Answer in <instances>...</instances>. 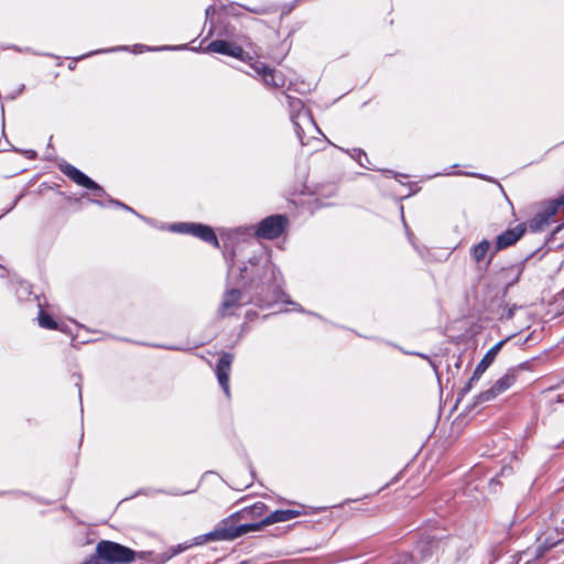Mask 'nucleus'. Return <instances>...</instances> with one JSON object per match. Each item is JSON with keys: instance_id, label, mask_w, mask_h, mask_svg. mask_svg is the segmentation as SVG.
Instances as JSON below:
<instances>
[{"instance_id": "nucleus-18", "label": "nucleus", "mask_w": 564, "mask_h": 564, "mask_svg": "<svg viewBox=\"0 0 564 564\" xmlns=\"http://www.w3.org/2000/svg\"><path fill=\"white\" fill-rule=\"evenodd\" d=\"M300 119L305 120V121H307L308 123H312V122H311V119H310V117H308V113H307V112H303V113H301V112H300V113H297V116L293 119V123H294V126H295L296 134H297L299 139L301 140V142H302V143H304V142H303V137H302V132H303V131H302V128H301L300 122H299V120H300Z\"/></svg>"}, {"instance_id": "nucleus-9", "label": "nucleus", "mask_w": 564, "mask_h": 564, "mask_svg": "<svg viewBox=\"0 0 564 564\" xmlns=\"http://www.w3.org/2000/svg\"><path fill=\"white\" fill-rule=\"evenodd\" d=\"M232 359H234L232 355L223 354L217 364V367H216V375H217L218 382L221 386V388L227 397L230 395L229 373H230V367H231Z\"/></svg>"}, {"instance_id": "nucleus-7", "label": "nucleus", "mask_w": 564, "mask_h": 564, "mask_svg": "<svg viewBox=\"0 0 564 564\" xmlns=\"http://www.w3.org/2000/svg\"><path fill=\"white\" fill-rule=\"evenodd\" d=\"M61 171L68 176L73 182L77 185L83 186L85 188L96 191L100 195L104 193V189L91 178L85 175L82 171L70 164L61 165Z\"/></svg>"}, {"instance_id": "nucleus-2", "label": "nucleus", "mask_w": 564, "mask_h": 564, "mask_svg": "<svg viewBox=\"0 0 564 564\" xmlns=\"http://www.w3.org/2000/svg\"><path fill=\"white\" fill-rule=\"evenodd\" d=\"M192 547V544L181 543L175 546L167 547L164 552L154 554L153 552L149 553H135L133 550L123 546L119 543L111 541H100L97 544L96 553L100 555L101 558H105L107 563H130L135 561L137 558H145L153 564H164L175 555L186 551Z\"/></svg>"}, {"instance_id": "nucleus-16", "label": "nucleus", "mask_w": 564, "mask_h": 564, "mask_svg": "<svg viewBox=\"0 0 564 564\" xmlns=\"http://www.w3.org/2000/svg\"><path fill=\"white\" fill-rule=\"evenodd\" d=\"M549 218L543 213L536 214L530 221V229L532 231H541L549 225Z\"/></svg>"}, {"instance_id": "nucleus-1", "label": "nucleus", "mask_w": 564, "mask_h": 564, "mask_svg": "<svg viewBox=\"0 0 564 564\" xmlns=\"http://www.w3.org/2000/svg\"><path fill=\"white\" fill-rule=\"evenodd\" d=\"M267 510V505L258 501L221 520L213 531L195 538L191 544L193 546L209 541H232L247 533L261 531L267 527L262 524Z\"/></svg>"}, {"instance_id": "nucleus-19", "label": "nucleus", "mask_w": 564, "mask_h": 564, "mask_svg": "<svg viewBox=\"0 0 564 564\" xmlns=\"http://www.w3.org/2000/svg\"><path fill=\"white\" fill-rule=\"evenodd\" d=\"M556 210H557V205L555 204H552L550 205L544 212H542L545 216H547V218L550 219L551 217H553L555 214H556Z\"/></svg>"}, {"instance_id": "nucleus-10", "label": "nucleus", "mask_w": 564, "mask_h": 564, "mask_svg": "<svg viewBox=\"0 0 564 564\" xmlns=\"http://www.w3.org/2000/svg\"><path fill=\"white\" fill-rule=\"evenodd\" d=\"M242 294L238 289H231L225 292L221 304L219 306V315L227 316L240 307Z\"/></svg>"}, {"instance_id": "nucleus-6", "label": "nucleus", "mask_w": 564, "mask_h": 564, "mask_svg": "<svg viewBox=\"0 0 564 564\" xmlns=\"http://www.w3.org/2000/svg\"><path fill=\"white\" fill-rule=\"evenodd\" d=\"M517 380V375L514 370H509L507 373H505L503 377L498 379L495 384L482 392L480 394L481 401H490L498 397L499 394L506 392L508 389H510Z\"/></svg>"}, {"instance_id": "nucleus-21", "label": "nucleus", "mask_w": 564, "mask_h": 564, "mask_svg": "<svg viewBox=\"0 0 564 564\" xmlns=\"http://www.w3.org/2000/svg\"><path fill=\"white\" fill-rule=\"evenodd\" d=\"M561 204H564V196L561 197L560 202L557 203V205H561Z\"/></svg>"}, {"instance_id": "nucleus-8", "label": "nucleus", "mask_w": 564, "mask_h": 564, "mask_svg": "<svg viewBox=\"0 0 564 564\" xmlns=\"http://www.w3.org/2000/svg\"><path fill=\"white\" fill-rule=\"evenodd\" d=\"M527 230L525 224H519L514 228L508 229L500 234L496 240V250L506 249L512 245H514L521 237L524 235Z\"/></svg>"}, {"instance_id": "nucleus-13", "label": "nucleus", "mask_w": 564, "mask_h": 564, "mask_svg": "<svg viewBox=\"0 0 564 564\" xmlns=\"http://www.w3.org/2000/svg\"><path fill=\"white\" fill-rule=\"evenodd\" d=\"M302 514L300 509L275 510L262 519V524L271 525L278 522H286Z\"/></svg>"}, {"instance_id": "nucleus-11", "label": "nucleus", "mask_w": 564, "mask_h": 564, "mask_svg": "<svg viewBox=\"0 0 564 564\" xmlns=\"http://www.w3.org/2000/svg\"><path fill=\"white\" fill-rule=\"evenodd\" d=\"M505 341H499L492 348H490L487 354L484 356V358L479 361V364L476 366L473 377L469 380V383L467 384L466 389H470L471 382L475 380H478L482 373L488 369V367L494 362L496 359L498 352L500 351L501 347L503 346Z\"/></svg>"}, {"instance_id": "nucleus-5", "label": "nucleus", "mask_w": 564, "mask_h": 564, "mask_svg": "<svg viewBox=\"0 0 564 564\" xmlns=\"http://www.w3.org/2000/svg\"><path fill=\"white\" fill-rule=\"evenodd\" d=\"M250 66L253 69V72L259 77L262 78L263 83L267 86L274 87V88L284 86L285 79H284V76L280 72H276L275 69L270 68L269 66H267L264 63H262L260 61L253 62Z\"/></svg>"}, {"instance_id": "nucleus-12", "label": "nucleus", "mask_w": 564, "mask_h": 564, "mask_svg": "<svg viewBox=\"0 0 564 564\" xmlns=\"http://www.w3.org/2000/svg\"><path fill=\"white\" fill-rule=\"evenodd\" d=\"M208 52L224 54L232 57L240 58L243 50L235 44H231L224 40H216L208 44L207 48Z\"/></svg>"}, {"instance_id": "nucleus-20", "label": "nucleus", "mask_w": 564, "mask_h": 564, "mask_svg": "<svg viewBox=\"0 0 564 564\" xmlns=\"http://www.w3.org/2000/svg\"><path fill=\"white\" fill-rule=\"evenodd\" d=\"M86 564H110L105 561V558H101L100 555L96 553L95 556H93L90 560L86 562Z\"/></svg>"}, {"instance_id": "nucleus-14", "label": "nucleus", "mask_w": 564, "mask_h": 564, "mask_svg": "<svg viewBox=\"0 0 564 564\" xmlns=\"http://www.w3.org/2000/svg\"><path fill=\"white\" fill-rule=\"evenodd\" d=\"M521 274V270L517 265H511L509 268H505L500 272V279L506 282L507 286L514 284Z\"/></svg>"}, {"instance_id": "nucleus-17", "label": "nucleus", "mask_w": 564, "mask_h": 564, "mask_svg": "<svg viewBox=\"0 0 564 564\" xmlns=\"http://www.w3.org/2000/svg\"><path fill=\"white\" fill-rule=\"evenodd\" d=\"M39 324L41 327L48 328V329H55L57 327L56 322L50 315H47L44 311H40Z\"/></svg>"}, {"instance_id": "nucleus-22", "label": "nucleus", "mask_w": 564, "mask_h": 564, "mask_svg": "<svg viewBox=\"0 0 564 564\" xmlns=\"http://www.w3.org/2000/svg\"><path fill=\"white\" fill-rule=\"evenodd\" d=\"M561 389L563 390V393H564V382L562 383V387H561Z\"/></svg>"}, {"instance_id": "nucleus-15", "label": "nucleus", "mask_w": 564, "mask_h": 564, "mask_svg": "<svg viewBox=\"0 0 564 564\" xmlns=\"http://www.w3.org/2000/svg\"><path fill=\"white\" fill-rule=\"evenodd\" d=\"M490 247H491V245H490V242L488 240L480 241L471 250L473 259L477 263H481L486 259V257L488 256Z\"/></svg>"}, {"instance_id": "nucleus-4", "label": "nucleus", "mask_w": 564, "mask_h": 564, "mask_svg": "<svg viewBox=\"0 0 564 564\" xmlns=\"http://www.w3.org/2000/svg\"><path fill=\"white\" fill-rule=\"evenodd\" d=\"M174 229L180 232L191 234L195 237L200 238L202 240L212 243L215 247L219 246L218 239L214 232V230L202 224H189V223H181L174 226Z\"/></svg>"}, {"instance_id": "nucleus-3", "label": "nucleus", "mask_w": 564, "mask_h": 564, "mask_svg": "<svg viewBox=\"0 0 564 564\" xmlns=\"http://www.w3.org/2000/svg\"><path fill=\"white\" fill-rule=\"evenodd\" d=\"M288 225V218L283 215H273L259 223L257 236L264 239H274L282 235Z\"/></svg>"}]
</instances>
